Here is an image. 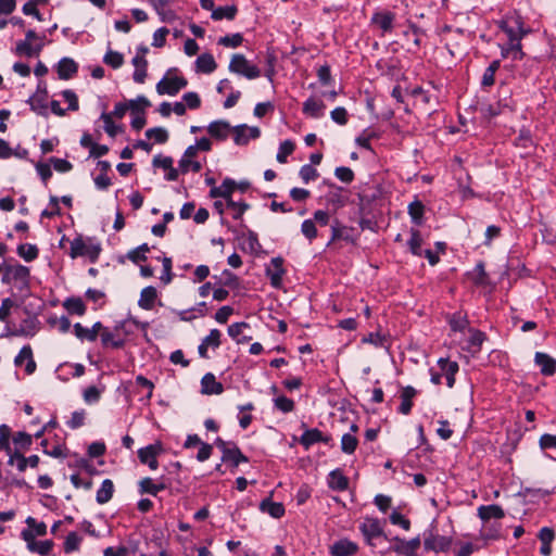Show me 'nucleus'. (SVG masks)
<instances>
[{
    "label": "nucleus",
    "mask_w": 556,
    "mask_h": 556,
    "mask_svg": "<svg viewBox=\"0 0 556 556\" xmlns=\"http://www.w3.org/2000/svg\"><path fill=\"white\" fill-rule=\"evenodd\" d=\"M11 429L7 425L0 426V451H5L8 454L11 453L10 446Z\"/></svg>",
    "instance_id": "obj_58"
},
{
    "label": "nucleus",
    "mask_w": 556,
    "mask_h": 556,
    "mask_svg": "<svg viewBox=\"0 0 556 556\" xmlns=\"http://www.w3.org/2000/svg\"><path fill=\"white\" fill-rule=\"evenodd\" d=\"M17 254L26 262H31L38 257L39 250L35 244L23 243L17 247Z\"/></svg>",
    "instance_id": "obj_45"
},
{
    "label": "nucleus",
    "mask_w": 556,
    "mask_h": 556,
    "mask_svg": "<svg viewBox=\"0 0 556 556\" xmlns=\"http://www.w3.org/2000/svg\"><path fill=\"white\" fill-rule=\"evenodd\" d=\"M541 450H556V434L544 433L540 437Z\"/></svg>",
    "instance_id": "obj_64"
},
{
    "label": "nucleus",
    "mask_w": 556,
    "mask_h": 556,
    "mask_svg": "<svg viewBox=\"0 0 556 556\" xmlns=\"http://www.w3.org/2000/svg\"><path fill=\"white\" fill-rule=\"evenodd\" d=\"M49 210H43L41 212V217L43 218H52L56 215L61 214V208L59 206V198L55 195L50 197Z\"/></svg>",
    "instance_id": "obj_60"
},
{
    "label": "nucleus",
    "mask_w": 556,
    "mask_h": 556,
    "mask_svg": "<svg viewBox=\"0 0 556 556\" xmlns=\"http://www.w3.org/2000/svg\"><path fill=\"white\" fill-rule=\"evenodd\" d=\"M222 460L224 463H230L235 467L239 466L240 463L249 462L248 457L235 443H231V446L227 451H224Z\"/></svg>",
    "instance_id": "obj_27"
},
{
    "label": "nucleus",
    "mask_w": 556,
    "mask_h": 556,
    "mask_svg": "<svg viewBox=\"0 0 556 556\" xmlns=\"http://www.w3.org/2000/svg\"><path fill=\"white\" fill-rule=\"evenodd\" d=\"M301 179L307 184L311 180H315L318 177V172L313 167L312 164H305L300 168L299 173Z\"/></svg>",
    "instance_id": "obj_61"
},
{
    "label": "nucleus",
    "mask_w": 556,
    "mask_h": 556,
    "mask_svg": "<svg viewBox=\"0 0 556 556\" xmlns=\"http://www.w3.org/2000/svg\"><path fill=\"white\" fill-rule=\"evenodd\" d=\"M472 280L477 286H484L488 280V275L484 269L483 263H478L472 273Z\"/></svg>",
    "instance_id": "obj_62"
},
{
    "label": "nucleus",
    "mask_w": 556,
    "mask_h": 556,
    "mask_svg": "<svg viewBox=\"0 0 556 556\" xmlns=\"http://www.w3.org/2000/svg\"><path fill=\"white\" fill-rule=\"evenodd\" d=\"M534 363L540 367V371L543 376L548 377L556 372V359L546 353L536 352Z\"/></svg>",
    "instance_id": "obj_17"
},
{
    "label": "nucleus",
    "mask_w": 556,
    "mask_h": 556,
    "mask_svg": "<svg viewBox=\"0 0 556 556\" xmlns=\"http://www.w3.org/2000/svg\"><path fill=\"white\" fill-rule=\"evenodd\" d=\"M222 332L218 329H212L210 333L202 340L198 348L199 355L202 358H207V349L212 346L214 349L220 345Z\"/></svg>",
    "instance_id": "obj_22"
},
{
    "label": "nucleus",
    "mask_w": 556,
    "mask_h": 556,
    "mask_svg": "<svg viewBox=\"0 0 556 556\" xmlns=\"http://www.w3.org/2000/svg\"><path fill=\"white\" fill-rule=\"evenodd\" d=\"M30 270L28 267L15 264L3 267L1 282L11 285L20 294L26 295L29 292Z\"/></svg>",
    "instance_id": "obj_2"
},
{
    "label": "nucleus",
    "mask_w": 556,
    "mask_h": 556,
    "mask_svg": "<svg viewBox=\"0 0 556 556\" xmlns=\"http://www.w3.org/2000/svg\"><path fill=\"white\" fill-rule=\"evenodd\" d=\"M416 395V390L410 387V386H407L405 388H403L402 390V393H401V405L399 406V413L403 414V415H408L412 410V407H413V397Z\"/></svg>",
    "instance_id": "obj_34"
},
{
    "label": "nucleus",
    "mask_w": 556,
    "mask_h": 556,
    "mask_svg": "<svg viewBox=\"0 0 556 556\" xmlns=\"http://www.w3.org/2000/svg\"><path fill=\"white\" fill-rule=\"evenodd\" d=\"M261 509L269 514L274 518H280L285 515V507L281 503H276L270 500H264L261 503Z\"/></svg>",
    "instance_id": "obj_40"
},
{
    "label": "nucleus",
    "mask_w": 556,
    "mask_h": 556,
    "mask_svg": "<svg viewBox=\"0 0 556 556\" xmlns=\"http://www.w3.org/2000/svg\"><path fill=\"white\" fill-rule=\"evenodd\" d=\"M166 485L163 482L155 483L150 477L141 479L138 483V491L140 494H149L156 496L161 491L165 490Z\"/></svg>",
    "instance_id": "obj_26"
},
{
    "label": "nucleus",
    "mask_w": 556,
    "mask_h": 556,
    "mask_svg": "<svg viewBox=\"0 0 556 556\" xmlns=\"http://www.w3.org/2000/svg\"><path fill=\"white\" fill-rule=\"evenodd\" d=\"M393 545L390 547V551L396 553L400 556H417V552L420 548V538L416 536L408 541L394 536L391 539Z\"/></svg>",
    "instance_id": "obj_7"
},
{
    "label": "nucleus",
    "mask_w": 556,
    "mask_h": 556,
    "mask_svg": "<svg viewBox=\"0 0 556 556\" xmlns=\"http://www.w3.org/2000/svg\"><path fill=\"white\" fill-rule=\"evenodd\" d=\"M195 65L198 72L205 74L213 73L217 67V63L215 62L214 56L210 53H203L199 55L195 61Z\"/></svg>",
    "instance_id": "obj_35"
},
{
    "label": "nucleus",
    "mask_w": 556,
    "mask_h": 556,
    "mask_svg": "<svg viewBox=\"0 0 556 556\" xmlns=\"http://www.w3.org/2000/svg\"><path fill=\"white\" fill-rule=\"evenodd\" d=\"M344 240L346 242H353V237L348 227L342 226L339 222L331 225V241Z\"/></svg>",
    "instance_id": "obj_43"
},
{
    "label": "nucleus",
    "mask_w": 556,
    "mask_h": 556,
    "mask_svg": "<svg viewBox=\"0 0 556 556\" xmlns=\"http://www.w3.org/2000/svg\"><path fill=\"white\" fill-rule=\"evenodd\" d=\"M161 452L162 445L160 443L150 444L138 450V458L142 464L148 465L151 470H156L159 468L157 456Z\"/></svg>",
    "instance_id": "obj_10"
},
{
    "label": "nucleus",
    "mask_w": 556,
    "mask_h": 556,
    "mask_svg": "<svg viewBox=\"0 0 556 556\" xmlns=\"http://www.w3.org/2000/svg\"><path fill=\"white\" fill-rule=\"evenodd\" d=\"M438 365L442 371V375L446 378V384L448 388H453L455 384V376L459 370L457 362L450 361L448 358H440Z\"/></svg>",
    "instance_id": "obj_21"
},
{
    "label": "nucleus",
    "mask_w": 556,
    "mask_h": 556,
    "mask_svg": "<svg viewBox=\"0 0 556 556\" xmlns=\"http://www.w3.org/2000/svg\"><path fill=\"white\" fill-rule=\"evenodd\" d=\"M232 128L226 121H215L207 126V132L217 140H226Z\"/></svg>",
    "instance_id": "obj_23"
},
{
    "label": "nucleus",
    "mask_w": 556,
    "mask_h": 556,
    "mask_svg": "<svg viewBox=\"0 0 556 556\" xmlns=\"http://www.w3.org/2000/svg\"><path fill=\"white\" fill-rule=\"evenodd\" d=\"M452 538L435 534L432 531L425 533L424 547L426 551H432L435 553L447 552L452 545Z\"/></svg>",
    "instance_id": "obj_8"
},
{
    "label": "nucleus",
    "mask_w": 556,
    "mask_h": 556,
    "mask_svg": "<svg viewBox=\"0 0 556 556\" xmlns=\"http://www.w3.org/2000/svg\"><path fill=\"white\" fill-rule=\"evenodd\" d=\"M63 306L70 314L83 316L86 312V305L80 298H68L64 301Z\"/></svg>",
    "instance_id": "obj_44"
},
{
    "label": "nucleus",
    "mask_w": 556,
    "mask_h": 556,
    "mask_svg": "<svg viewBox=\"0 0 556 556\" xmlns=\"http://www.w3.org/2000/svg\"><path fill=\"white\" fill-rule=\"evenodd\" d=\"M294 143L291 140H285L280 143L276 159L279 163L283 164L287 162V157L293 153Z\"/></svg>",
    "instance_id": "obj_48"
},
{
    "label": "nucleus",
    "mask_w": 556,
    "mask_h": 556,
    "mask_svg": "<svg viewBox=\"0 0 556 556\" xmlns=\"http://www.w3.org/2000/svg\"><path fill=\"white\" fill-rule=\"evenodd\" d=\"M176 71V68H174ZM173 70H169L166 75L156 84V91L159 94L176 96L184 89L188 81L182 76H169Z\"/></svg>",
    "instance_id": "obj_5"
},
{
    "label": "nucleus",
    "mask_w": 556,
    "mask_h": 556,
    "mask_svg": "<svg viewBox=\"0 0 556 556\" xmlns=\"http://www.w3.org/2000/svg\"><path fill=\"white\" fill-rule=\"evenodd\" d=\"M53 548V542L51 540L45 541H35L30 548H28L33 553H38L41 556L49 555Z\"/></svg>",
    "instance_id": "obj_52"
},
{
    "label": "nucleus",
    "mask_w": 556,
    "mask_h": 556,
    "mask_svg": "<svg viewBox=\"0 0 556 556\" xmlns=\"http://www.w3.org/2000/svg\"><path fill=\"white\" fill-rule=\"evenodd\" d=\"M237 12L238 9L236 5L218 7L213 10L211 17L214 21H220L223 18L231 21L236 17Z\"/></svg>",
    "instance_id": "obj_42"
},
{
    "label": "nucleus",
    "mask_w": 556,
    "mask_h": 556,
    "mask_svg": "<svg viewBox=\"0 0 556 556\" xmlns=\"http://www.w3.org/2000/svg\"><path fill=\"white\" fill-rule=\"evenodd\" d=\"M334 176L345 184H351L354 180V172L350 167L339 166L334 170Z\"/></svg>",
    "instance_id": "obj_63"
},
{
    "label": "nucleus",
    "mask_w": 556,
    "mask_h": 556,
    "mask_svg": "<svg viewBox=\"0 0 556 556\" xmlns=\"http://www.w3.org/2000/svg\"><path fill=\"white\" fill-rule=\"evenodd\" d=\"M114 493V483L111 479H104L101 486L97 491L96 501L98 504L103 505L111 501Z\"/></svg>",
    "instance_id": "obj_33"
},
{
    "label": "nucleus",
    "mask_w": 556,
    "mask_h": 556,
    "mask_svg": "<svg viewBox=\"0 0 556 556\" xmlns=\"http://www.w3.org/2000/svg\"><path fill=\"white\" fill-rule=\"evenodd\" d=\"M363 535L365 536L368 544L372 545L371 540L383 534L380 520L377 518L367 517L364 519L359 527Z\"/></svg>",
    "instance_id": "obj_13"
},
{
    "label": "nucleus",
    "mask_w": 556,
    "mask_h": 556,
    "mask_svg": "<svg viewBox=\"0 0 556 556\" xmlns=\"http://www.w3.org/2000/svg\"><path fill=\"white\" fill-rule=\"evenodd\" d=\"M358 546L356 543L342 539L334 542L330 547V554L332 556H353L356 554Z\"/></svg>",
    "instance_id": "obj_19"
},
{
    "label": "nucleus",
    "mask_w": 556,
    "mask_h": 556,
    "mask_svg": "<svg viewBox=\"0 0 556 556\" xmlns=\"http://www.w3.org/2000/svg\"><path fill=\"white\" fill-rule=\"evenodd\" d=\"M328 485L336 491H344L349 485V480L340 470H332L329 473Z\"/></svg>",
    "instance_id": "obj_38"
},
{
    "label": "nucleus",
    "mask_w": 556,
    "mask_h": 556,
    "mask_svg": "<svg viewBox=\"0 0 556 556\" xmlns=\"http://www.w3.org/2000/svg\"><path fill=\"white\" fill-rule=\"evenodd\" d=\"M274 405L277 409H279L280 412L282 413H290L294 409V402L293 400L285 396V395H280V396H277L276 399H274Z\"/></svg>",
    "instance_id": "obj_55"
},
{
    "label": "nucleus",
    "mask_w": 556,
    "mask_h": 556,
    "mask_svg": "<svg viewBox=\"0 0 556 556\" xmlns=\"http://www.w3.org/2000/svg\"><path fill=\"white\" fill-rule=\"evenodd\" d=\"M500 28L508 38V43L501 47L502 56L511 58L513 60H521L525 55L522 52L521 39L529 33V30L523 27L521 17H506L501 21Z\"/></svg>",
    "instance_id": "obj_1"
},
{
    "label": "nucleus",
    "mask_w": 556,
    "mask_h": 556,
    "mask_svg": "<svg viewBox=\"0 0 556 556\" xmlns=\"http://www.w3.org/2000/svg\"><path fill=\"white\" fill-rule=\"evenodd\" d=\"M131 114L142 113L151 105L150 101L144 96H138L136 99L127 102Z\"/></svg>",
    "instance_id": "obj_51"
},
{
    "label": "nucleus",
    "mask_w": 556,
    "mask_h": 556,
    "mask_svg": "<svg viewBox=\"0 0 556 556\" xmlns=\"http://www.w3.org/2000/svg\"><path fill=\"white\" fill-rule=\"evenodd\" d=\"M81 543V538L76 532H70L66 535L64 542V552L66 554L73 553L79 549V545Z\"/></svg>",
    "instance_id": "obj_49"
},
{
    "label": "nucleus",
    "mask_w": 556,
    "mask_h": 556,
    "mask_svg": "<svg viewBox=\"0 0 556 556\" xmlns=\"http://www.w3.org/2000/svg\"><path fill=\"white\" fill-rule=\"evenodd\" d=\"M149 139H153L156 143H165L168 140V132L165 128L154 127L146 131Z\"/></svg>",
    "instance_id": "obj_53"
},
{
    "label": "nucleus",
    "mask_w": 556,
    "mask_h": 556,
    "mask_svg": "<svg viewBox=\"0 0 556 556\" xmlns=\"http://www.w3.org/2000/svg\"><path fill=\"white\" fill-rule=\"evenodd\" d=\"M408 250L413 255L422 256V237L417 228L410 229V238L407 241Z\"/></svg>",
    "instance_id": "obj_36"
},
{
    "label": "nucleus",
    "mask_w": 556,
    "mask_h": 556,
    "mask_svg": "<svg viewBox=\"0 0 556 556\" xmlns=\"http://www.w3.org/2000/svg\"><path fill=\"white\" fill-rule=\"evenodd\" d=\"M424 213H425V205L422 204L421 201L415 200L412 203H409L408 214L412 218V222L415 225L420 226L422 224Z\"/></svg>",
    "instance_id": "obj_41"
},
{
    "label": "nucleus",
    "mask_w": 556,
    "mask_h": 556,
    "mask_svg": "<svg viewBox=\"0 0 556 556\" xmlns=\"http://www.w3.org/2000/svg\"><path fill=\"white\" fill-rule=\"evenodd\" d=\"M224 387L218 382L212 372L205 374L201 379V392L204 394H220Z\"/></svg>",
    "instance_id": "obj_25"
},
{
    "label": "nucleus",
    "mask_w": 556,
    "mask_h": 556,
    "mask_svg": "<svg viewBox=\"0 0 556 556\" xmlns=\"http://www.w3.org/2000/svg\"><path fill=\"white\" fill-rule=\"evenodd\" d=\"M8 464L9 465L16 464V468L21 472L25 471L27 466H28L27 465V457H25L23 454H21L17 451H15L14 453H10L9 454Z\"/></svg>",
    "instance_id": "obj_57"
},
{
    "label": "nucleus",
    "mask_w": 556,
    "mask_h": 556,
    "mask_svg": "<svg viewBox=\"0 0 556 556\" xmlns=\"http://www.w3.org/2000/svg\"><path fill=\"white\" fill-rule=\"evenodd\" d=\"M501 66L500 60H494L490 63V65L485 68L482 79L481 86L484 88L491 87L495 83V73L498 71Z\"/></svg>",
    "instance_id": "obj_39"
},
{
    "label": "nucleus",
    "mask_w": 556,
    "mask_h": 556,
    "mask_svg": "<svg viewBox=\"0 0 556 556\" xmlns=\"http://www.w3.org/2000/svg\"><path fill=\"white\" fill-rule=\"evenodd\" d=\"M197 153L193 152V148H187L184 155L178 162L179 170L181 174H187L192 170L199 173L202 169V164L199 161H194Z\"/></svg>",
    "instance_id": "obj_16"
},
{
    "label": "nucleus",
    "mask_w": 556,
    "mask_h": 556,
    "mask_svg": "<svg viewBox=\"0 0 556 556\" xmlns=\"http://www.w3.org/2000/svg\"><path fill=\"white\" fill-rule=\"evenodd\" d=\"M331 438L329 435H325L319 429L312 428L306 429L301 438L299 439V442L302 446H304L306 450H308L312 445L323 442L325 444H328L330 442Z\"/></svg>",
    "instance_id": "obj_15"
},
{
    "label": "nucleus",
    "mask_w": 556,
    "mask_h": 556,
    "mask_svg": "<svg viewBox=\"0 0 556 556\" xmlns=\"http://www.w3.org/2000/svg\"><path fill=\"white\" fill-rule=\"evenodd\" d=\"M237 188V184L235 180L230 179V178H226L220 186L218 187H213L211 190H210V197L211 198H224L227 201H229V199H231V194L232 192L235 191V189Z\"/></svg>",
    "instance_id": "obj_24"
},
{
    "label": "nucleus",
    "mask_w": 556,
    "mask_h": 556,
    "mask_svg": "<svg viewBox=\"0 0 556 556\" xmlns=\"http://www.w3.org/2000/svg\"><path fill=\"white\" fill-rule=\"evenodd\" d=\"M125 321L116 325L114 331L104 329L101 332V341L104 346H112L115 349L123 348L125 345V339L119 336L122 329H124Z\"/></svg>",
    "instance_id": "obj_14"
},
{
    "label": "nucleus",
    "mask_w": 556,
    "mask_h": 556,
    "mask_svg": "<svg viewBox=\"0 0 556 556\" xmlns=\"http://www.w3.org/2000/svg\"><path fill=\"white\" fill-rule=\"evenodd\" d=\"M78 72V64L71 58H63L56 65V73L60 79L68 80Z\"/></svg>",
    "instance_id": "obj_20"
},
{
    "label": "nucleus",
    "mask_w": 556,
    "mask_h": 556,
    "mask_svg": "<svg viewBox=\"0 0 556 556\" xmlns=\"http://www.w3.org/2000/svg\"><path fill=\"white\" fill-rule=\"evenodd\" d=\"M228 70L229 72L241 75L248 79H255L261 76V70L256 65L251 64L247 58L240 53L232 55Z\"/></svg>",
    "instance_id": "obj_4"
},
{
    "label": "nucleus",
    "mask_w": 556,
    "mask_h": 556,
    "mask_svg": "<svg viewBox=\"0 0 556 556\" xmlns=\"http://www.w3.org/2000/svg\"><path fill=\"white\" fill-rule=\"evenodd\" d=\"M102 251L101 243L94 238L77 237L71 242L68 255L72 258L86 256L91 263H96Z\"/></svg>",
    "instance_id": "obj_3"
},
{
    "label": "nucleus",
    "mask_w": 556,
    "mask_h": 556,
    "mask_svg": "<svg viewBox=\"0 0 556 556\" xmlns=\"http://www.w3.org/2000/svg\"><path fill=\"white\" fill-rule=\"evenodd\" d=\"M227 207L233 211L232 217L240 219L242 215L250 208V205L245 202H235L232 199L226 202Z\"/></svg>",
    "instance_id": "obj_56"
},
{
    "label": "nucleus",
    "mask_w": 556,
    "mask_h": 556,
    "mask_svg": "<svg viewBox=\"0 0 556 556\" xmlns=\"http://www.w3.org/2000/svg\"><path fill=\"white\" fill-rule=\"evenodd\" d=\"M156 299H157L156 289L152 286L146 287L140 292L138 305L142 309L150 311L153 308Z\"/></svg>",
    "instance_id": "obj_30"
},
{
    "label": "nucleus",
    "mask_w": 556,
    "mask_h": 556,
    "mask_svg": "<svg viewBox=\"0 0 556 556\" xmlns=\"http://www.w3.org/2000/svg\"><path fill=\"white\" fill-rule=\"evenodd\" d=\"M37 38H39V35H37L35 30L28 29L25 34V40L17 41L14 53L20 56H38L43 49L45 43L31 45V41L36 40Z\"/></svg>",
    "instance_id": "obj_6"
},
{
    "label": "nucleus",
    "mask_w": 556,
    "mask_h": 556,
    "mask_svg": "<svg viewBox=\"0 0 556 556\" xmlns=\"http://www.w3.org/2000/svg\"><path fill=\"white\" fill-rule=\"evenodd\" d=\"M478 516L481 520L502 519L505 516L503 508L498 505H481L478 508Z\"/></svg>",
    "instance_id": "obj_31"
},
{
    "label": "nucleus",
    "mask_w": 556,
    "mask_h": 556,
    "mask_svg": "<svg viewBox=\"0 0 556 556\" xmlns=\"http://www.w3.org/2000/svg\"><path fill=\"white\" fill-rule=\"evenodd\" d=\"M232 135L237 146H245L251 139H257L261 136V130L256 126L242 124L232 128Z\"/></svg>",
    "instance_id": "obj_9"
},
{
    "label": "nucleus",
    "mask_w": 556,
    "mask_h": 556,
    "mask_svg": "<svg viewBox=\"0 0 556 556\" xmlns=\"http://www.w3.org/2000/svg\"><path fill=\"white\" fill-rule=\"evenodd\" d=\"M30 110L40 116H48L47 91L43 90L41 94L37 93L28 99Z\"/></svg>",
    "instance_id": "obj_28"
},
{
    "label": "nucleus",
    "mask_w": 556,
    "mask_h": 556,
    "mask_svg": "<svg viewBox=\"0 0 556 556\" xmlns=\"http://www.w3.org/2000/svg\"><path fill=\"white\" fill-rule=\"evenodd\" d=\"M329 191L326 194V201L328 204L334 207H341L345 204V198L342 195L343 188L334 184H328Z\"/></svg>",
    "instance_id": "obj_32"
},
{
    "label": "nucleus",
    "mask_w": 556,
    "mask_h": 556,
    "mask_svg": "<svg viewBox=\"0 0 556 556\" xmlns=\"http://www.w3.org/2000/svg\"><path fill=\"white\" fill-rule=\"evenodd\" d=\"M101 119L104 123V130L110 137H115L119 131V127L116 126L113 122L112 114H108L103 112L101 114Z\"/></svg>",
    "instance_id": "obj_59"
},
{
    "label": "nucleus",
    "mask_w": 556,
    "mask_h": 556,
    "mask_svg": "<svg viewBox=\"0 0 556 556\" xmlns=\"http://www.w3.org/2000/svg\"><path fill=\"white\" fill-rule=\"evenodd\" d=\"M326 105L323 101L311 97L303 103V113L313 118H319L324 115Z\"/></svg>",
    "instance_id": "obj_29"
},
{
    "label": "nucleus",
    "mask_w": 556,
    "mask_h": 556,
    "mask_svg": "<svg viewBox=\"0 0 556 556\" xmlns=\"http://www.w3.org/2000/svg\"><path fill=\"white\" fill-rule=\"evenodd\" d=\"M26 361L25 371L27 375H31L36 370V362L33 357V350L30 345H24L18 354L14 358L15 366H22Z\"/></svg>",
    "instance_id": "obj_18"
},
{
    "label": "nucleus",
    "mask_w": 556,
    "mask_h": 556,
    "mask_svg": "<svg viewBox=\"0 0 556 556\" xmlns=\"http://www.w3.org/2000/svg\"><path fill=\"white\" fill-rule=\"evenodd\" d=\"M358 440L352 433H344L341 438V450L345 454H353L357 447Z\"/></svg>",
    "instance_id": "obj_46"
},
{
    "label": "nucleus",
    "mask_w": 556,
    "mask_h": 556,
    "mask_svg": "<svg viewBox=\"0 0 556 556\" xmlns=\"http://www.w3.org/2000/svg\"><path fill=\"white\" fill-rule=\"evenodd\" d=\"M74 334L81 341H90L93 342L97 340L94 337V331L91 328L84 327L80 323H76L73 326Z\"/></svg>",
    "instance_id": "obj_47"
},
{
    "label": "nucleus",
    "mask_w": 556,
    "mask_h": 556,
    "mask_svg": "<svg viewBox=\"0 0 556 556\" xmlns=\"http://www.w3.org/2000/svg\"><path fill=\"white\" fill-rule=\"evenodd\" d=\"M243 42V37L240 33L227 35L218 39V45L229 48H237Z\"/></svg>",
    "instance_id": "obj_54"
},
{
    "label": "nucleus",
    "mask_w": 556,
    "mask_h": 556,
    "mask_svg": "<svg viewBox=\"0 0 556 556\" xmlns=\"http://www.w3.org/2000/svg\"><path fill=\"white\" fill-rule=\"evenodd\" d=\"M285 274L283 258L280 256L271 258L269 266L266 267V276L269 278L271 287L281 288Z\"/></svg>",
    "instance_id": "obj_11"
},
{
    "label": "nucleus",
    "mask_w": 556,
    "mask_h": 556,
    "mask_svg": "<svg viewBox=\"0 0 556 556\" xmlns=\"http://www.w3.org/2000/svg\"><path fill=\"white\" fill-rule=\"evenodd\" d=\"M103 62L113 68H118L124 63V56L117 51L109 50L103 58Z\"/></svg>",
    "instance_id": "obj_50"
},
{
    "label": "nucleus",
    "mask_w": 556,
    "mask_h": 556,
    "mask_svg": "<svg viewBox=\"0 0 556 556\" xmlns=\"http://www.w3.org/2000/svg\"><path fill=\"white\" fill-rule=\"evenodd\" d=\"M403 36L407 42H412L415 48H419L421 46V38L425 36V31L415 24L409 23L408 28L404 30Z\"/></svg>",
    "instance_id": "obj_37"
},
{
    "label": "nucleus",
    "mask_w": 556,
    "mask_h": 556,
    "mask_svg": "<svg viewBox=\"0 0 556 556\" xmlns=\"http://www.w3.org/2000/svg\"><path fill=\"white\" fill-rule=\"evenodd\" d=\"M394 20V13L390 11H379L372 14L370 23L371 25L378 27L381 30V35L384 36L386 34L392 31Z\"/></svg>",
    "instance_id": "obj_12"
}]
</instances>
